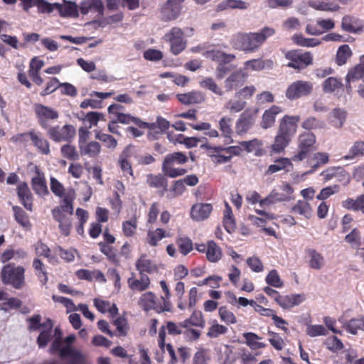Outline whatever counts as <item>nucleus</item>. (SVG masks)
I'll list each match as a JSON object with an SVG mask.
<instances>
[{
	"mask_svg": "<svg viewBox=\"0 0 364 364\" xmlns=\"http://www.w3.org/2000/svg\"><path fill=\"white\" fill-rule=\"evenodd\" d=\"M275 29L265 26L258 32L237 33L231 39L232 47L245 53L257 51L266 40L275 34Z\"/></svg>",
	"mask_w": 364,
	"mask_h": 364,
	"instance_id": "f257e3e1",
	"label": "nucleus"
},
{
	"mask_svg": "<svg viewBox=\"0 0 364 364\" xmlns=\"http://www.w3.org/2000/svg\"><path fill=\"white\" fill-rule=\"evenodd\" d=\"M300 121L299 116L284 115L279 121V124L271 151L280 154L289 146L297 131V124Z\"/></svg>",
	"mask_w": 364,
	"mask_h": 364,
	"instance_id": "f03ea898",
	"label": "nucleus"
},
{
	"mask_svg": "<svg viewBox=\"0 0 364 364\" xmlns=\"http://www.w3.org/2000/svg\"><path fill=\"white\" fill-rule=\"evenodd\" d=\"M75 191L71 190L63 199L60 205L52 210L53 219L58 223V228L60 233L68 237L73 228V200Z\"/></svg>",
	"mask_w": 364,
	"mask_h": 364,
	"instance_id": "7ed1b4c3",
	"label": "nucleus"
},
{
	"mask_svg": "<svg viewBox=\"0 0 364 364\" xmlns=\"http://www.w3.org/2000/svg\"><path fill=\"white\" fill-rule=\"evenodd\" d=\"M26 269L14 263L3 266L1 270V279L4 285L11 286L16 289H22L26 284Z\"/></svg>",
	"mask_w": 364,
	"mask_h": 364,
	"instance_id": "20e7f679",
	"label": "nucleus"
},
{
	"mask_svg": "<svg viewBox=\"0 0 364 364\" xmlns=\"http://www.w3.org/2000/svg\"><path fill=\"white\" fill-rule=\"evenodd\" d=\"M188 156L183 152L176 151L167 154L162 163L163 173L170 178H176L183 176L187 173V170L183 168H175L176 165H182L187 163Z\"/></svg>",
	"mask_w": 364,
	"mask_h": 364,
	"instance_id": "39448f33",
	"label": "nucleus"
},
{
	"mask_svg": "<svg viewBox=\"0 0 364 364\" xmlns=\"http://www.w3.org/2000/svg\"><path fill=\"white\" fill-rule=\"evenodd\" d=\"M316 136L311 132H304L298 139L297 151L291 156L294 162H301L309 158L310 154L316 149Z\"/></svg>",
	"mask_w": 364,
	"mask_h": 364,
	"instance_id": "423d86ee",
	"label": "nucleus"
},
{
	"mask_svg": "<svg viewBox=\"0 0 364 364\" xmlns=\"http://www.w3.org/2000/svg\"><path fill=\"white\" fill-rule=\"evenodd\" d=\"M284 57L289 60L287 66L299 71L306 69L314 62V56L310 51H303L300 49L286 51Z\"/></svg>",
	"mask_w": 364,
	"mask_h": 364,
	"instance_id": "0eeeda50",
	"label": "nucleus"
},
{
	"mask_svg": "<svg viewBox=\"0 0 364 364\" xmlns=\"http://www.w3.org/2000/svg\"><path fill=\"white\" fill-rule=\"evenodd\" d=\"M166 41L170 44V51L174 55H178L185 50L187 41L184 38V33L179 27H173L164 36Z\"/></svg>",
	"mask_w": 364,
	"mask_h": 364,
	"instance_id": "6e6552de",
	"label": "nucleus"
},
{
	"mask_svg": "<svg viewBox=\"0 0 364 364\" xmlns=\"http://www.w3.org/2000/svg\"><path fill=\"white\" fill-rule=\"evenodd\" d=\"M184 0H167L159 9L160 19L169 22L177 19L181 15Z\"/></svg>",
	"mask_w": 364,
	"mask_h": 364,
	"instance_id": "1a4fd4ad",
	"label": "nucleus"
},
{
	"mask_svg": "<svg viewBox=\"0 0 364 364\" xmlns=\"http://www.w3.org/2000/svg\"><path fill=\"white\" fill-rule=\"evenodd\" d=\"M47 134L50 139L55 142L70 143L76 134V129L71 124H65L63 127L57 125L50 127Z\"/></svg>",
	"mask_w": 364,
	"mask_h": 364,
	"instance_id": "9d476101",
	"label": "nucleus"
},
{
	"mask_svg": "<svg viewBox=\"0 0 364 364\" xmlns=\"http://www.w3.org/2000/svg\"><path fill=\"white\" fill-rule=\"evenodd\" d=\"M312 91V82L305 80H296L288 86L285 92V96L290 100H294L310 95Z\"/></svg>",
	"mask_w": 364,
	"mask_h": 364,
	"instance_id": "9b49d317",
	"label": "nucleus"
},
{
	"mask_svg": "<svg viewBox=\"0 0 364 364\" xmlns=\"http://www.w3.org/2000/svg\"><path fill=\"white\" fill-rule=\"evenodd\" d=\"M34 111L39 125L45 129L50 128V121L59 117L58 111L42 104H36Z\"/></svg>",
	"mask_w": 364,
	"mask_h": 364,
	"instance_id": "f8f14e48",
	"label": "nucleus"
},
{
	"mask_svg": "<svg viewBox=\"0 0 364 364\" xmlns=\"http://www.w3.org/2000/svg\"><path fill=\"white\" fill-rule=\"evenodd\" d=\"M257 109H246L240 114L235 124L236 133L238 135L246 134L252 128L257 119Z\"/></svg>",
	"mask_w": 364,
	"mask_h": 364,
	"instance_id": "ddd939ff",
	"label": "nucleus"
},
{
	"mask_svg": "<svg viewBox=\"0 0 364 364\" xmlns=\"http://www.w3.org/2000/svg\"><path fill=\"white\" fill-rule=\"evenodd\" d=\"M248 77V74L242 68L232 72L224 81V87L227 92L237 90L243 86Z\"/></svg>",
	"mask_w": 364,
	"mask_h": 364,
	"instance_id": "4468645a",
	"label": "nucleus"
},
{
	"mask_svg": "<svg viewBox=\"0 0 364 364\" xmlns=\"http://www.w3.org/2000/svg\"><path fill=\"white\" fill-rule=\"evenodd\" d=\"M138 305L144 311L154 310L157 314L167 311V310L164 309L163 304L157 302V297L152 291H147L141 294L138 300Z\"/></svg>",
	"mask_w": 364,
	"mask_h": 364,
	"instance_id": "2eb2a0df",
	"label": "nucleus"
},
{
	"mask_svg": "<svg viewBox=\"0 0 364 364\" xmlns=\"http://www.w3.org/2000/svg\"><path fill=\"white\" fill-rule=\"evenodd\" d=\"M165 175L149 173L146 176V183L150 188L158 190L159 196L162 197L168 190V180Z\"/></svg>",
	"mask_w": 364,
	"mask_h": 364,
	"instance_id": "dca6fc26",
	"label": "nucleus"
},
{
	"mask_svg": "<svg viewBox=\"0 0 364 364\" xmlns=\"http://www.w3.org/2000/svg\"><path fill=\"white\" fill-rule=\"evenodd\" d=\"M79 9L82 15H87L89 12L97 13L102 17L105 13V6L102 0H83L80 2Z\"/></svg>",
	"mask_w": 364,
	"mask_h": 364,
	"instance_id": "f3484780",
	"label": "nucleus"
},
{
	"mask_svg": "<svg viewBox=\"0 0 364 364\" xmlns=\"http://www.w3.org/2000/svg\"><path fill=\"white\" fill-rule=\"evenodd\" d=\"M17 196L23 207L28 211L33 210V196L26 182L20 183L17 186Z\"/></svg>",
	"mask_w": 364,
	"mask_h": 364,
	"instance_id": "a211bd4d",
	"label": "nucleus"
},
{
	"mask_svg": "<svg viewBox=\"0 0 364 364\" xmlns=\"http://www.w3.org/2000/svg\"><path fill=\"white\" fill-rule=\"evenodd\" d=\"M31 187L36 194L45 196L49 193L44 173L36 169L35 176L31 178Z\"/></svg>",
	"mask_w": 364,
	"mask_h": 364,
	"instance_id": "6ab92c4d",
	"label": "nucleus"
},
{
	"mask_svg": "<svg viewBox=\"0 0 364 364\" xmlns=\"http://www.w3.org/2000/svg\"><path fill=\"white\" fill-rule=\"evenodd\" d=\"M135 266L139 274H154L159 272L158 265L149 259L145 254L141 255L136 260Z\"/></svg>",
	"mask_w": 364,
	"mask_h": 364,
	"instance_id": "aec40b11",
	"label": "nucleus"
},
{
	"mask_svg": "<svg viewBox=\"0 0 364 364\" xmlns=\"http://www.w3.org/2000/svg\"><path fill=\"white\" fill-rule=\"evenodd\" d=\"M213 210L210 203H196L191 207V217L196 221H202L207 219Z\"/></svg>",
	"mask_w": 364,
	"mask_h": 364,
	"instance_id": "412c9836",
	"label": "nucleus"
},
{
	"mask_svg": "<svg viewBox=\"0 0 364 364\" xmlns=\"http://www.w3.org/2000/svg\"><path fill=\"white\" fill-rule=\"evenodd\" d=\"M166 332H165V327L161 326L159 331L158 346L163 352H165V349L167 350L171 358L169 364H176L178 363V358L175 350L171 343H166Z\"/></svg>",
	"mask_w": 364,
	"mask_h": 364,
	"instance_id": "4be33fe9",
	"label": "nucleus"
},
{
	"mask_svg": "<svg viewBox=\"0 0 364 364\" xmlns=\"http://www.w3.org/2000/svg\"><path fill=\"white\" fill-rule=\"evenodd\" d=\"M56 10L63 18H77L79 16V6L74 1L63 0V4L58 3Z\"/></svg>",
	"mask_w": 364,
	"mask_h": 364,
	"instance_id": "5701e85b",
	"label": "nucleus"
},
{
	"mask_svg": "<svg viewBox=\"0 0 364 364\" xmlns=\"http://www.w3.org/2000/svg\"><path fill=\"white\" fill-rule=\"evenodd\" d=\"M282 112L283 109L281 107L277 105H272L271 107L264 112L262 117L260 126L263 129H268L273 127L275 123L277 115L282 113Z\"/></svg>",
	"mask_w": 364,
	"mask_h": 364,
	"instance_id": "b1692460",
	"label": "nucleus"
},
{
	"mask_svg": "<svg viewBox=\"0 0 364 364\" xmlns=\"http://www.w3.org/2000/svg\"><path fill=\"white\" fill-rule=\"evenodd\" d=\"M203 55L206 58L213 61L218 62L224 61L225 63H231L235 60V54L226 53L218 49H208L203 53Z\"/></svg>",
	"mask_w": 364,
	"mask_h": 364,
	"instance_id": "393cba45",
	"label": "nucleus"
},
{
	"mask_svg": "<svg viewBox=\"0 0 364 364\" xmlns=\"http://www.w3.org/2000/svg\"><path fill=\"white\" fill-rule=\"evenodd\" d=\"M139 279L134 277L128 278L127 284L131 290L144 291L150 287V278L146 274H139Z\"/></svg>",
	"mask_w": 364,
	"mask_h": 364,
	"instance_id": "a878e982",
	"label": "nucleus"
},
{
	"mask_svg": "<svg viewBox=\"0 0 364 364\" xmlns=\"http://www.w3.org/2000/svg\"><path fill=\"white\" fill-rule=\"evenodd\" d=\"M176 97L181 104L186 105L200 104L205 101V97L200 91L178 94Z\"/></svg>",
	"mask_w": 364,
	"mask_h": 364,
	"instance_id": "bb28decb",
	"label": "nucleus"
},
{
	"mask_svg": "<svg viewBox=\"0 0 364 364\" xmlns=\"http://www.w3.org/2000/svg\"><path fill=\"white\" fill-rule=\"evenodd\" d=\"M341 28L348 33H358L363 30L360 20L354 16L346 15L342 18Z\"/></svg>",
	"mask_w": 364,
	"mask_h": 364,
	"instance_id": "cd10ccee",
	"label": "nucleus"
},
{
	"mask_svg": "<svg viewBox=\"0 0 364 364\" xmlns=\"http://www.w3.org/2000/svg\"><path fill=\"white\" fill-rule=\"evenodd\" d=\"M169 237H171L169 232L164 228H158L154 230H148L146 242L151 247H156L162 239Z\"/></svg>",
	"mask_w": 364,
	"mask_h": 364,
	"instance_id": "c85d7f7f",
	"label": "nucleus"
},
{
	"mask_svg": "<svg viewBox=\"0 0 364 364\" xmlns=\"http://www.w3.org/2000/svg\"><path fill=\"white\" fill-rule=\"evenodd\" d=\"M175 243L178 247V250L183 256L188 255L194 248L192 240L183 234L178 235L176 237Z\"/></svg>",
	"mask_w": 364,
	"mask_h": 364,
	"instance_id": "c756f323",
	"label": "nucleus"
},
{
	"mask_svg": "<svg viewBox=\"0 0 364 364\" xmlns=\"http://www.w3.org/2000/svg\"><path fill=\"white\" fill-rule=\"evenodd\" d=\"M329 161V155L325 152H316L314 154L312 158L308 159V163L311 166L309 173L315 172L319 167L328 164Z\"/></svg>",
	"mask_w": 364,
	"mask_h": 364,
	"instance_id": "7c9ffc66",
	"label": "nucleus"
},
{
	"mask_svg": "<svg viewBox=\"0 0 364 364\" xmlns=\"http://www.w3.org/2000/svg\"><path fill=\"white\" fill-rule=\"evenodd\" d=\"M81 156H87L90 158L97 157L102 149L100 144L96 141H89L79 148Z\"/></svg>",
	"mask_w": 364,
	"mask_h": 364,
	"instance_id": "2f4dec72",
	"label": "nucleus"
},
{
	"mask_svg": "<svg viewBox=\"0 0 364 364\" xmlns=\"http://www.w3.org/2000/svg\"><path fill=\"white\" fill-rule=\"evenodd\" d=\"M208 250L205 253L208 262L216 263L223 257V251L220 247L213 240L208 241Z\"/></svg>",
	"mask_w": 364,
	"mask_h": 364,
	"instance_id": "473e14b6",
	"label": "nucleus"
},
{
	"mask_svg": "<svg viewBox=\"0 0 364 364\" xmlns=\"http://www.w3.org/2000/svg\"><path fill=\"white\" fill-rule=\"evenodd\" d=\"M309 6L317 11H337L340 9L338 4L329 1L311 0L309 2Z\"/></svg>",
	"mask_w": 364,
	"mask_h": 364,
	"instance_id": "72a5a7b5",
	"label": "nucleus"
},
{
	"mask_svg": "<svg viewBox=\"0 0 364 364\" xmlns=\"http://www.w3.org/2000/svg\"><path fill=\"white\" fill-rule=\"evenodd\" d=\"M342 206L353 211H360L364 214V194L357 196L355 199L348 198L342 202Z\"/></svg>",
	"mask_w": 364,
	"mask_h": 364,
	"instance_id": "f704fd0d",
	"label": "nucleus"
},
{
	"mask_svg": "<svg viewBox=\"0 0 364 364\" xmlns=\"http://www.w3.org/2000/svg\"><path fill=\"white\" fill-rule=\"evenodd\" d=\"M306 252L309 257V266L314 269L319 270L324 265V257L314 249H307Z\"/></svg>",
	"mask_w": 364,
	"mask_h": 364,
	"instance_id": "c9c22d12",
	"label": "nucleus"
},
{
	"mask_svg": "<svg viewBox=\"0 0 364 364\" xmlns=\"http://www.w3.org/2000/svg\"><path fill=\"white\" fill-rule=\"evenodd\" d=\"M12 210L16 221L24 229L30 230L31 228V223L29 220V216L22 208L18 205H14Z\"/></svg>",
	"mask_w": 364,
	"mask_h": 364,
	"instance_id": "e433bc0d",
	"label": "nucleus"
},
{
	"mask_svg": "<svg viewBox=\"0 0 364 364\" xmlns=\"http://www.w3.org/2000/svg\"><path fill=\"white\" fill-rule=\"evenodd\" d=\"M28 134L34 146L42 154H48L50 153V144L47 139L36 134L34 131L28 132Z\"/></svg>",
	"mask_w": 364,
	"mask_h": 364,
	"instance_id": "4c0bfd02",
	"label": "nucleus"
},
{
	"mask_svg": "<svg viewBox=\"0 0 364 364\" xmlns=\"http://www.w3.org/2000/svg\"><path fill=\"white\" fill-rule=\"evenodd\" d=\"M291 159L288 158H280L274 161V164L269 166L266 174L269 175L274 173L278 172L282 170H286L289 171L288 167H291Z\"/></svg>",
	"mask_w": 364,
	"mask_h": 364,
	"instance_id": "58836bf2",
	"label": "nucleus"
},
{
	"mask_svg": "<svg viewBox=\"0 0 364 364\" xmlns=\"http://www.w3.org/2000/svg\"><path fill=\"white\" fill-rule=\"evenodd\" d=\"M291 212L309 219L312 215V208L309 203L304 200H298L291 208Z\"/></svg>",
	"mask_w": 364,
	"mask_h": 364,
	"instance_id": "ea45409f",
	"label": "nucleus"
},
{
	"mask_svg": "<svg viewBox=\"0 0 364 364\" xmlns=\"http://www.w3.org/2000/svg\"><path fill=\"white\" fill-rule=\"evenodd\" d=\"M199 85L202 88L208 90L216 95L220 97L224 95L225 92L223 90L222 87L211 77H205L199 82Z\"/></svg>",
	"mask_w": 364,
	"mask_h": 364,
	"instance_id": "a19ab883",
	"label": "nucleus"
},
{
	"mask_svg": "<svg viewBox=\"0 0 364 364\" xmlns=\"http://www.w3.org/2000/svg\"><path fill=\"white\" fill-rule=\"evenodd\" d=\"M363 156H364V141L358 140L353 143L343 158L346 160H353Z\"/></svg>",
	"mask_w": 364,
	"mask_h": 364,
	"instance_id": "79ce46f5",
	"label": "nucleus"
},
{
	"mask_svg": "<svg viewBox=\"0 0 364 364\" xmlns=\"http://www.w3.org/2000/svg\"><path fill=\"white\" fill-rule=\"evenodd\" d=\"M113 325L116 327L114 336L117 337L126 336L128 333L129 326L127 318L124 316H120L115 318Z\"/></svg>",
	"mask_w": 364,
	"mask_h": 364,
	"instance_id": "37998d69",
	"label": "nucleus"
},
{
	"mask_svg": "<svg viewBox=\"0 0 364 364\" xmlns=\"http://www.w3.org/2000/svg\"><path fill=\"white\" fill-rule=\"evenodd\" d=\"M138 221L136 217L123 221L122 223V234L126 237H133L136 234Z\"/></svg>",
	"mask_w": 364,
	"mask_h": 364,
	"instance_id": "c03bdc74",
	"label": "nucleus"
},
{
	"mask_svg": "<svg viewBox=\"0 0 364 364\" xmlns=\"http://www.w3.org/2000/svg\"><path fill=\"white\" fill-rule=\"evenodd\" d=\"M228 333V328L227 326L220 324L216 320H214L208 328L206 335L210 338H218Z\"/></svg>",
	"mask_w": 364,
	"mask_h": 364,
	"instance_id": "a18cd8bd",
	"label": "nucleus"
},
{
	"mask_svg": "<svg viewBox=\"0 0 364 364\" xmlns=\"http://www.w3.org/2000/svg\"><path fill=\"white\" fill-rule=\"evenodd\" d=\"M205 146L209 150V156L214 164H222L230 161V156H228L225 153L222 154L223 151L215 150V146H210L209 145H205Z\"/></svg>",
	"mask_w": 364,
	"mask_h": 364,
	"instance_id": "49530a36",
	"label": "nucleus"
},
{
	"mask_svg": "<svg viewBox=\"0 0 364 364\" xmlns=\"http://www.w3.org/2000/svg\"><path fill=\"white\" fill-rule=\"evenodd\" d=\"M243 338L245 339V343L252 350H257L266 347L264 343L259 342L262 339L257 334L252 332H247L243 333Z\"/></svg>",
	"mask_w": 364,
	"mask_h": 364,
	"instance_id": "de8ad7c7",
	"label": "nucleus"
},
{
	"mask_svg": "<svg viewBox=\"0 0 364 364\" xmlns=\"http://www.w3.org/2000/svg\"><path fill=\"white\" fill-rule=\"evenodd\" d=\"M352 55V50L348 45L343 44L341 46L338 48L336 55V64L339 66L345 65Z\"/></svg>",
	"mask_w": 364,
	"mask_h": 364,
	"instance_id": "09e8293b",
	"label": "nucleus"
},
{
	"mask_svg": "<svg viewBox=\"0 0 364 364\" xmlns=\"http://www.w3.org/2000/svg\"><path fill=\"white\" fill-rule=\"evenodd\" d=\"M346 112L339 108H335L333 109L330 123L335 128H341L346 121Z\"/></svg>",
	"mask_w": 364,
	"mask_h": 364,
	"instance_id": "8fccbe9b",
	"label": "nucleus"
},
{
	"mask_svg": "<svg viewBox=\"0 0 364 364\" xmlns=\"http://www.w3.org/2000/svg\"><path fill=\"white\" fill-rule=\"evenodd\" d=\"M95 139L100 141L109 149H114L117 146V139L112 135L105 134L102 131L95 132Z\"/></svg>",
	"mask_w": 364,
	"mask_h": 364,
	"instance_id": "3c124183",
	"label": "nucleus"
},
{
	"mask_svg": "<svg viewBox=\"0 0 364 364\" xmlns=\"http://www.w3.org/2000/svg\"><path fill=\"white\" fill-rule=\"evenodd\" d=\"M293 42L299 46L311 48L320 44V41L316 38H305L302 34L296 33L292 36Z\"/></svg>",
	"mask_w": 364,
	"mask_h": 364,
	"instance_id": "603ef678",
	"label": "nucleus"
},
{
	"mask_svg": "<svg viewBox=\"0 0 364 364\" xmlns=\"http://www.w3.org/2000/svg\"><path fill=\"white\" fill-rule=\"evenodd\" d=\"M231 122L232 119L228 117H223L219 121V129L221 132L222 136L230 139V142L232 141L231 139L232 134Z\"/></svg>",
	"mask_w": 364,
	"mask_h": 364,
	"instance_id": "864d4df0",
	"label": "nucleus"
},
{
	"mask_svg": "<svg viewBox=\"0 0 364 364\" xmlns=\"http://www.w3.org/2000/svg\"><path fill=\"white\" fill-rule=\"evenodd\" d=\"M60 153L63 158L70 161H77L80 159V154L76 147L69 143L61 146Z\"/></svg>",
	"mask_w": 364,
	"mask_h": 364,
	"instance_id": "5fc2aeb1",
	"label": "nucleus"
},
{
	"mask_svg": "<svg viewBox=\"0 0 364 364\" xmlns=\"http://www.w3.org/2000/svg\"><path fill=\"white\" fill-rule=\"evenodd\" d=\"M343 86L342 80L333 77H328L322 84L323 90L325 92L329 93L334 92L337 89L343 87Z\"/></svg>",
	"mask_w": 364,
	"mask_h": 364,
	"instance_id": "6e6d98bb",
	"label": "nucleus"
},
{
	"mask_svg": "<svg viewBox=\"0 0 364 364\" xmlns=\"http://www.w3.org/2000/svg\"><path fill=\"white\" fill-rule=\"evenodd\" d=\"M33 267L36 272V276L41 280L43 284H46L48 280L47 272L43 262L38 259L35 258L33 261Z\"/></svg>",
	"mask_w": 364,
	"mask_h": 364,
	"instance_id": "4d7b16f0",
	"label": "nucleus"
},
{
	"mask_svg": "<svg viewBox=\"0 0 364 364\" xmlns=\"http://www.w3.org/2000/svg\"><path fill=\"white\" fill-rule=\"evenodd\" d=\"M325 127V122L315 117H307L301 123V127L306 130L321 129Z\"/></svg>",
	"mask_w": 364,
	"mask_h": 364,
	"instance_id": "13d9d810",
	"label": "nucleus"
},
{
	"mask_svg": "<svg viewBox=\"0 0 364 364\" xmlns=\"http://www.w3.org/2000/svg\"><path fill=\"white\" fill-rule=\"evenodd\" d=\"M218 315L220 320L227 325L235 324L237 321L235 315L226 306L219 308Z\"/></svg>",
	"mask_w": 364,
	"mask_h": 364,
	"instance_id": "bf43d9fd",
	"label": "nucleus"
},
{
	"mask_svg": "<svg viewBox=\"0 0 364 364\" xmlns=\"http://www.w3.org/2000/svg\"><path fill=\"white\" fill-rule=\"evenodd\" d=\"M346 330L351 334H357L359 330L364 331V316L357 318H351L346 325Z\"/></svg>",
	"mask_w": 364,
	"mask_h": 364,
	"instance_id": "052dcab7",
	"label": "nucleus"
},
{
	"mask_svg": "<svg viewBox=\"0 0 364 364\" xmlns=\"http://www.w3.org/2000/svg\"><path fill=\"white\" fill-rule=\"evenodd\" d=\"M75 214L78 219V224L76 225V232L80 235H84V225L87 223L88 218H89V213L86 210H84L81 208H77Z\"/></svg>",
	"mask_w": 364,
	"mask_h": 364,
	"instance_id": "680f3d73",
	"label": "nucleus"
},
{
	"mask_svg": "<svg viewBox=\"0 0 364 364\" xmlns=\"http://www.w3.org/2000/svg\"><path fill=\"white\" fill-rule=\"evenodd\" d=\"M100 252L107 256L108 259L112 263L117 264L119 259L116 253V249L112 246L105 243H98Z\"/></svg>",
	"mask_w": 364,
	"mask_h": 364,
	"instance_id": "e2e57ef3",
	"label": "nucleus"
},
{
	"mask_svg": "<svg viewBox=\"0 0 364 364\" xmlns=\"http://www.w3.org/2000/svg\"><path fill=\"white\" fill-rule=\"evenodd\" d=\"M324 345L328 350L333 353H337L344 348V345L342 341L336 336L328 337L325 341Z\"/></svg>",
	"mask_w": 364,
	"mask_h": 364,
	"instance_id": "0e129e2a",
	"label": "nucleus"
},
{
	"mask_svg": "<svg viewBox=\"0 0 364 364\" xmlns=\"http://www.w3.org/2000/svg\"><path fill=\"white\" fill-rule=\"evenodd\" d=\"M58 3H49L46 0H36L35 6L37 7L38 13L50 14L56 9Z\"/></svg>",
	"mask_w": 364,
	"mask_h": 364,
	"instance_id": "69168bd1",
	"label": "nucleus"
},
{
	"mask_svg": "<svg viewBox=\"0 0 364 364\" xmlns=\"http://www.w3.org/2000/svg\"><path fill=\"white\" fill-rule=\"evenodd\" d=\"M345 241L349 243L352 247L361 245L360 232L358 228H353L350 233L346 235Z\"/></svg>",
	"mask_w": 364,
	"mask_h": 364,
	"instance_id": "338daca9",
	"label": "nucleus"
},
{
	"mask_svg": "<svg viewBox=\"0 0 364 364\" xmlns=\"http://www.w3.org/2000/svg\"><path fill=\"white\" fill-rule=\"evenodd\" d=\"M364 77V69L359 65L350 69L346 75V80L347 83L351 81L360 80Z\"/></svg>",
	"mask_w": 364,
	"mask_h": 364,
	"instance_id": "774afa93",
	"label": "nucleus"
}]
</instances>
